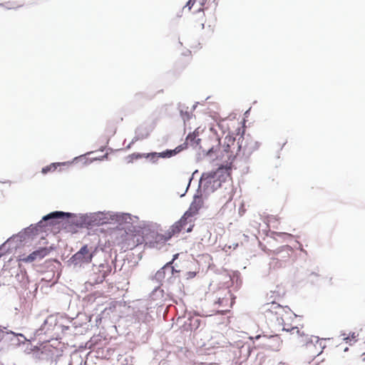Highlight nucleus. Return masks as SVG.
<instances>
[{
	"label": "nucleus",
	"mask_w": 365,
	"mask_h": 365,
	"mask_svg": "<svg viewBox=\"0 0 365 365\" xmlns=\"http://www.w3.org/2000/svg\"><path fill=\"white\" fill-rule=\"evenodd\" d=\"M93 257V253L90 251L88 245H86L71 257V261L74 265L81 266L83 264L91 262Z\"/></svg>",
	"instance_id": "423d86ee"
},
{
	"label": "nucleus",
	"mask_w": 365,
	"mask_h": 365,
	"mask_svg": "<svg viewBox=\"0 0 365 365\" xmlns=\"http://www.w3.org/2000/svg\"><path fill=\"white\" fill-rule=\"evenodd\" d=\"M178 254L175 255L173 257V259H172V261L168 262L163 267V269H166L168 268H171L172 269V271L174 270V267L171 266V264H173V261L177 258L178 257Z\"/></svg>",
	"instance_id": "dca6fc26"
},
{
	"label": "nucleus",
	"mask_w": 365,
	"mask_h": 365,
	"mask_svg": "<svg viewBox=\"0 0 365 365\" xmlns=\"http://www.w3.org/2000/svg\"><path fill=\"white\" fill-rule=\"evenodd\" d=\"M70 216H71V214L68 212L56 211V212H51L50 214L44 216L43 217V220L48 221V220H54L57 221L59 219H62L65 217H68Z\"/></svg>",
	"instance_id": "4468645a"
},
{
	"label": "nucleus",
	"mask_w": 365,
	"mask_h": 365,
	"mask_svg": "<svg viewBox=\"0 0 365 365\" xmlns=\"http://www.w3.org/2000/svg\"><path fill=\"white\" fill-rule=\"evenodd\" d=\"M108 221L109 217L106 213L98 212L86 215L83 218V222L88 228L106 224Z\"/></svg>",
	"instance_id": "39448f33"
},
{
	"label": "nucleus",
	"mask_w": 365,
	"mask_h": 365,
	"mask_svg": "<svg viewBox=\"0 0 365 365\" xmlns=\"http://www.w3.org/2000/svg\"><path fill=\"white\" fill-rule=\"evenodd\" d=\"M225 301H227V299H225V298L221 299L220 297H219L217 303L221 305L224 303Z\"/></svg>",
	"instance_id": "a211bd4d"
},
{
	"label": "nucleus",
	"mask_w": 365,
	"mask_h": 365,
	"mask_svg": "<svg viewBox=\"0 0 365 365\" xmlns=\"http://www.w3.org/2000/svg\"><path fill=\"white\" fill-rule=\"evenodd\" d=\"M235 139L230 135H227L224 138L223 150L226 153H232V149L235 147Z\"/></svg>",
	"instance_id": "ddd939ff"
},
{
	"label": "nucleus",
	"mask_w": 365,
	"mask_h": 365,
	"mask_svg": "<svg viewBox=\"0 0 365 365\" xmlns=\"http://www.w3.org/2000/svg\"><path fill=\"white\" fill-rule=\"evenodd\" d=\"M325 346L318 336H312L304 343V352L310 358H315L323 352Z\"/></svg>",
	"instance_id": "20e7f679"
},
{
	"label": "nucleus",
	"mask_w": 365,
	"mask_h": 365,
	"mask_svg": "<svg viewBox=\"0 0 365 365\" xmlns=\"http://www.w3.org/2000/svg\"><path fill=\"white\" fill-rule=\"evenodd\" d=\"M194 2H195V0H189L187 3V4L185 5V6H187L188 7V9L190 10L192 6H193L194 4Z\"/></svg>",
	"instance_id": "f3484780"
},
{
	"label": "nucleus",
	"mask_w": 365,
	"mask_h": 365,
	"mask_svg": "<svg viewBox=\"0 0 365 365\" xmlns=\"http://www.w3.org/2000/svg\"><path fill=\"white\" fill-rule=\"evenodd\" d=\"M230 178V169L221 166L215 171L204 173L200 178V182L207 190L214 191L221 186L222 182H225Z\"/></svg>",
	"instance_id": "f257e3e1"
},
{
	"label": "nucleus",
	"mask_w": 365,
	"mask_h": 365,
	"mask_svg": "<svg viewBox=\"0 0 365 365\" xmlns=\"http://www.w3.org/2000/svg\"><path fill=\"white\" fill-rule=\"evenodd\" d=\"M182 149H183V148L182 147V145H180L174 150H167L166 151L159 153H148L146 155L145 154H143V155L138 154V155H136L135 158H142L143 156H145L146 158H150L151 160L155 162L158 158H170V157L176 155L177 153H180Z\"/></svg>",
	"instance_id": "6e6552de"
},
{
	"label": "nucleus",
	"mask_w": 365,
	"mask_h": 365,
	"mask_svg": "<svg viewBox=\"0 0 365 365\" xmlns=\"http://www.w3.org/2000/svg\"><path fill=\"white\" fill-rule=\"evenodd\" d=\"M158 237H159V239L162 240L163 239V237L160 236V235H158Z\"/></svg>",
	"instance_id": "6ab92c4d"
},
{
	"label": "nucleus",
	"mask_w": 365,
	"mask_h": 365,
	"mask_svg": "<svg viewBox=\"0 0 365 365\" xmlns=\"http://www.w3.org/2000/svg\"><path fill=\"white\" fill-rule=\"evenodd\" d=\"M284 329L290 331L292 335H294L297 339H299V342L305 343L309 339V334L303 329V328H299L297 327H292L291 329L284 328Z\"/></svg>",
	"instance_id": "f8f14e48"
},
{
	"label": "nucleus",
	"mask_w": 365,
	"mask_h": 365,
	"mask_svg": "<svg viewBox=\"0 0 365 365\" xmlns=\"http://www.w3.org/2000/svg\"><path fill=\"white\" fill-rule=\"evenodd\" d=\"M58 165V164L52 163V164H51V165H49L48 166H46V167L43 168L42 170H41V173L43 174H46L48 172L54 171L57 168Z\"/></svg>",
	"instance_id": "2eb2a0df"
},
{
	"label": "nucleus",
	"mask_w": 365,
	"mask_h": 365,
	"mask_svg": "<svg viewBox=\"0 0 365 365\" xmlns=\"http://www.w3.org/2000/svg\"><path fill=\"white\" fill-rule=\"evenodd\" d=\"M262 337L264 339V345L269 349L272 351H277L279 350L281 344H282V340L280 337L277 335L274 336H262L258 335L256 336V339H259Z\"/></svg>",
	"instance_id": "1a4fd4ad"
},
{
	"label": "nucleus",
	"mask_w": 365,
	"mask_h": 365,
	"mask_svg": "<svg viewBox=\"0 0 365 365\" xmlns=\"http://www.w3.org/2000/svg\"><path fill=\"white\" fill-rule=\"evenodd\" d=\"M262 309L264 314H274L276 315H280L284 311V307L279 304L272 302L266 303L262 306Z\"/></svg>",
	"instance_id": "9b49d317"
},
{
	"label": "nucleus",
	"mask_w": 365,
	"mask_h": 365,
	"mask_svg": "<svg viewBox=\"0 0 365 365\" xmlns=\"http://www.w3.org/2000/svg\"><path fill=\"white\" fill-rule=\"evenodd\" d=\"M120 243L125 250H133L143 242V237L138 232L119 230Z\"/></svg>",
	"instance_id": "f03ea898"
},
{
	"label": "nucleus",
	"mask_w": 365,
	"mask_h": 365,
	"mask_svg": "<svg viewBox=\"0 0 365 365\" xmlns=\"http://www.w3.org/2000/svg\"><path fill=\"white\" fill-rule=\"evenodd\" d=\"M51 247H40L39 249L34 251L21 260L26 263L33 262L36 260H41L50 254Z\"/></svg>",
	"instance_id": "0eeeda50"
},
{
	"label": "nucleus",
	"mask_w": 365,
	"mask_h": 365,
	"mask_svg": "<svg viewBox=\"0 0 365 365\" xmlns=\"http://www.w3.org/2000/svg\"><path fill=\"white\" fill-rule=\"evenodd\" d=\"M202 205L203 200L202 197L199 196H195L193 201L190 205V207L184 214L188 217L194 219V217L198 213Z\"/></svg>",
	"instance_id": "9d476101"
},
{
	"label": "nucleus",
	"mask_w": 365,
	"mask_h": 365,
	"mask_svg": "<svg viewBox=\"0 0 365 365\" xmlns=\"http://www.w3.org/2000/svg\"><path fill=\"white\" fill-rule=\"evenodd\" d=\"M195 226L194 219L188 217L185 214L181 218L175 222L168 230L167 236L164 238V241L170 239L173 236L176 235L182 231H186L187 232H192Z\"/></svg>",
	"instance_id": "7ed1b4c3"
}]
</instances>
